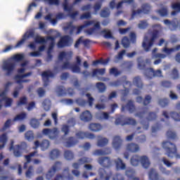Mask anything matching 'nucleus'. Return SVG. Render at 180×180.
Segmentation results:
<instances>
[{"label": "nucleus", "mask_w": 180, "mask_h": 180, "mask_svg": "<svg viewBox=\"0 0 180 180\" xmlns=\"http://www.w3.org/2000/svg\"><path fill=\"white\" fill-rule=\"evenodd\" d=\"M126 150L130 153H137V151L140 150V148L139 147V145L131 143L127 146Z\"/></svg>", "instance_id": "23"}, {"label": "nucleus", "mask_w": 180, "mask_h": 180, "mask_svg": "<svg viewBox=\"0 0 180 180\" xmlns=\"http://www.w3.org/2000/svg\"><path fill=\"white\" fill-rule=\"evenodd\" d=\"M109 143V140L103 136H98L97 141V146L98 147H104Z\"/></svg>", "instance_id": "25"}, {"label": "nucleus", "mask_w": 180, "mask_h": 180, "mask_svg": "<svg viewBox=\"0 0 180 180\" xmlns=\"http://www.w3.org/2000/svg\"><path fill=\"white\" fill-rule=\"evenodd\" d=\"M6 91H3L0 94V109L2 108V105L5 103V106L8 107L13 103V99L6 97Z\"/></svg>", "instance_id": "8"}, {"label": "nucleus", "mask_w": 180, "mask_h": 180, "mask_svg": "<svg viewBox=\"0 0 180 180\" xmlns=\"http://www.w3.org/2000/svg\"><path fill=\"white\" fill-rule=\"evenodd\" d=\"M110 15V12L109 11V8L103 9L101 13V16L102 18H108Z\"/></svg>", "instance_id": "52"}, {"label": "nucleus", "mask_w": 180, "mask_h": 180, "mask_svg": "<svg viewBox=\"0 0 180 180\" xmlns=\"http://www.w3.org/2000/svg\"><path fill=\"white\" fill-rule=\"evenodd\" d=\"M99 174L102 180H108L112 175L111 173H107L104 169H99Z\"/></svg>", "instance_id": "24"}, {"label": "nucleus", "mask_w": 180, "mask_h": 180, "mask_svg": "<svg viewBox=\"0 0 180 180\" xmlns=\"http://www.w3.org/2000/svg\"><path fill=\"white\" fill-rule=\"evenodd\" d=\"M72 43V39L69 36H65L61 38V39L58 43V47L61 49L62 47H65V46H70Z\"/></svg>", "instance_id": "13"}, {"label": "nucleus", "mask_w": 180, "mask_h": 180, "mask_svg": "<svg viewBox=\"0 0 180 180\" xmlns=\"http://www.w3.org/2000/svg\"><path fill=\"white\" fill-rule=\"evenodd\" d=\"M46 46H41L39 48V51L30 53V57H40L41 51H44Z\"/></svg>", "instance_id": "33"}, {"label": "nucleus", "mask_w": 180, "mask_h": 180, "mask_svg": "<svg viewBox=\"0 0 180 180\" xmlns=\"http://www.w3.org/2000/svg\"><path fill=\"white\" fill-rule=\"evenodd\" d=\"M6 141H8V137L6 136V134H3L0 136V143H1L3 145L0 146V150L1 148H4L5 147V145L6 144Z\"/></svg>", "instance_id": "43"}, {"label": "nucleus", "mask_w": 180, "mask_h": 180, "mask_svg": "<svg viewBox=\"0 0 180 180\" xmlns=\"http://www.w3.org/2000/svg\"><path fill=\"white\" fill-rule=\"evenodd\" d=\"M134 84H135V85H137L138 88H140L142 86L141 79H140V77H135L134 79Z\"/></svg>", "instance_id": "60"}, {"label": "nucleus", "mask_w": 180, "mask_h": 180, "mask_svg": "<svg viewBox=\"0 0 180 180\" xmlns=\"http://www.w3.org/2000/svg\"><path fill=\"white\" fill-rule=\"evenodd\" d=\"M165 48L162 49L163 53H166V56H169V54H172L174 51H178L180 50V45L177 46L175 49H169L168 48V42H165Z\"/></svg>", "instance_id": "17"}, {"label": "nucleus", "mask_w": 180, "mask_h": 180, "mask_svg": "<svg viewBox=\"0 0 180 180\" xmlns=\"http://www.w3.org/2000/svg\"><path fill=\"white\" fill-rule=\"evenodd\" d=\"M25 137L28 141H32L34 139V134H33V131H28L25 133Z\"/></svg>", "instance_id": "42"}, {"label": "nucleus", "mask_w": 180, "mask_h": 180, "mask_svg": "<svg viewBox=\"0 0 180 180\" xmlns=\"http://www.w3.org/2000/svg\"><path fill=\"white\" fill-rule=\"evenodd\" d=\"M27 61H25L21 64V68L18 69V75H16L14 77L16 84H18L19 86L14 89V91L13 92V98H18L19 96V92L20 91V89L23 88L22 84H23V82H27L29 81L27 79H25V78H29V77L32 75V72L24 74L25 71H26L27 70Z\"/></svg>", "instance_id": "1"}, {"label": "nucleus", "mask_w": 180, "mask_h": 180, "mask_svg": "<svg viewBox=\"0 0 180 180\" xmlns=\"http://www.w3.org/2000/svg\"><path fill=\"white\" fill-rule=\"evenodd\" d=\"M40 147L42 151H46V150L50 147V142H49L47 140H44L41 143Z\"/></svg>", "instance_id": "41"}, {"label": "nucleus", "mask_w": 180, "mask_h": 180, "mask_svg": "<svg viewBox=\"0 0 180 180\" xmlns=\"http://www.w3.org/2000/svg\"><path fill=\"white\" fill-rule=\"evenodd\" d=\"M105 68L103 69H96L93 70L92 77H98V75H104L105 72Z\"/></svg>", "instance_id": "38"}, {"label": "nucleus", "mask_w": 180, "mask_h": 180, "mask_svg": "<svg viewBox=\"0 0 180 180\" xmlns=\"http://www.w3.org/2000/svg\"><path fill=\"white\" fill-rule=\"evenodd\" d=\"M46 41H50L51 45L49 48L48 50V53L49 54V53L51 51V50H53V47H54V44H55V41H56V37H48L46 39Z\"/></svg>", "instance_id": "35"}, {"label": "nucleus", "mask_w": 180, "mask_h": 180, "mask_svg": "<svg viewBox=\"0 0 180 180\" xmlns=\"http://www.w3.org/2000/svg\"><path fill=\"white\" fill-rule=\"evenodd\" d=\"M36 154H37V152L34 151V153H32L30 155L25 156V160L27 162L24 164L25 169L27 168V165L30 162L32 157H34Z\"/></svg>", "instance_id": "36"}, {"label": "nucleus", "mask_w": 180, "mask_h": 180, "mask_svg": "<svg viewBox=\"0 0 180 180\" xmlns=\"http://www.w3.org/2000/svg\"><path fill=\"white\" fill-rule=\"evenodd\" d=\"M150 11H151V6L148 4H143L141 7V10H138L137 11L132 10V16L140 15V13H148Z\"/></svg>", "instance_id": "14"}, {"label": "nucleus", "mask_w": 180, "mask_h": 180, "mask_svg": "<svg viewBox=\"0 0 180 180\" xmlns=\"http://www.w3.org/2000/svg\"><path fill=\"white\" fill-rule=\"evenodd\" d=\"M53 77H54V75L50 70L44 72L42 73V79L44 81V85L45 86H47V85L49 84V79H50V78H53Z\"/></svg>", "instance_id": "15"}, {"label": "nucleus", "mask_w": 180, "mask_h": 180, "mask_svg": "<svg viewBox=\"0 0 180 180\" xmlns=\"http://www.w3.org/2000/svg\"><path fill=\"white\" fill-rule=\"evenodd\" d=\"M51 158L54 159L57 158L60 155V151L58 150H53L51 152Z\"/></svg>", "instance_id": "55"}, {"label": "nucleus", "mask_w": 180, "mask_h": 180, "mask_svg": "<svg viewBox=\"0 0 180 180\" xmlns=\"http://www.w3.org/2000/svg\"><path fill=\"white\" fill-rule=\"evenodd\" d=\"M146 77H148V78H153V77H161V70L154 72L151 68L148 69L146 70Z\"/></svg>", "instance_id": "20"}, {"label": "nucleus", "mask_w": 180, "mask_h": 180, "mask_svg": "<svg viewBox=\"0 0 180 180\" xmlns=\"http://www.w3.org/2000/svg\"><path fill=\"white\" fill-rule=\"evenodd\" d=\"M148 175H149V179L150 180L158 179V174H157V172H155V170L153 169H150Z\"/></svg>", "instance_id": "39"}, {"label": "nucleus", "mask_w": 180, "mask_h": 180, "mask_svg": "<svg viewBox=\"0 0 180 180\" xmlns=\"http://www.w3.org/2000/svg\"><path fill=\"white\" fill-rule=\"evenodd\" d=\"M34 36V31L33 30H30L29 31H27L25 34L23 35L22 39L18 42V44L15 45V49H19V47H21L22 44L25 43V40H28V39H30V37H33Z\"/></svg>", "instance_id": "9"}, {"label": "nucleus", "mask_w": 180, "mask_h": 180, "mask_svg": "<svg viewBox=\"0 0 180 180\" xmlns=\"http://www.w3.org/2000/svg\"><path fill=\"white\" fill-rule=\"evenodd\" d=\"M25 58L24 54H16L12 56L11 58L4 60L1 65V70L6 74V75H11L15 70V63H18L19 61H22Z\"/></svg>", "instance_id": "4"}, {"label": "nucleus", "mask_w": 180, "mask_h": 180, "mask_svg": "<svg viewBox=\"0 0 180 180\" xmlns=\"http://www.w3.org/2000/svg\"><path fill=\"white\" fill-rule=\"evenodd\" d=\"M96 117L99 120H107L109 119V114L106 112H100L96 114Z\"/></svg>", "instance_id": "40"}, {"label": "nucleus", "mask_w": 180, "mask_h": 180, "mask_svg": "<svg viewBox=\"0 0 180 180\" xmlns=\"http://www.w3.org/2000/svg\"><path fill=\"white\" fill-rule=\"evenodd\" d=\"M162 148L165 149L166 154L169 157H174L176 155V147L175 145L169 142H163Z\"/></svg>", "instance_id": "6"}, {"label": "nucleus", "mask_w": 180, "mask_h": 180, "mask_svg": "<svg viewBox=\"0 0 180 180\" xmlns=\"http://www.w3.org/2000/svg\"><path fill=\"white\" fill-rule=\"evenodd\" d=\"M86 96L87 98H88V103H89V105L90 107H92L93 105H94V98H92V96H91V94H87L86 95Z\"/></svg>", "instance_id": "59"}, {"label": "nucleus", "mask_w": 180, "mask_h": 180, "mask_svg": "<svg viewBox=\"0 0 180 180\" xmlns=\"http://www.w3.org/2000/svg\"><path fill=\"white\" fill-rule=\"evenodd\" d=\"M148 26V23H147V21H140L138 24L139 29H146Z\"/></svg>", "instance_id": "54"}, {"label": "nucleus", "mask_w": 180, "mask_h": 180, "mask_svg": "<svg viewBox=\"0 0 180 180\" xmlns=\"http://www.w3.org/2000/svg\"><path fill=\"white\" fill-rule=\"evenodd\" d=\"M172 8L173 9V11L172 12V16H175L176 13H179L180 12V4L178 2L173 3L172 4Z\"/></svg>", "instance_id": "32"}, {"label": "nucleus", "mask_w": 180, "mask_h": 180, "mask_svg": "<svg viewBox=\"0 0 180 180\" xmlns=\"http://www.w3.org/2000/svg\"><path fill=\"white\" fill-rule=\"evenodd\" d=\"M113 180H124V177L122 174H115L113 176Z\"/></svg>", "instance_id": "64"}, {"label": "nucleus", "mask_w": 180, "mask_h": 180, "mask_svg": "<svg viewBox=\"0 0 180 180\" xmlns=\"http://www.w3.org/2000/svg\"><path fill=\"white\" fill-rule=\"evenodd\" d=\"M30 126L33 127V129H37L40 126V122L37 119H32L30 121Z\"/></svg>", "instance_id": "47"}, {"label": "nucleus", "mask_w": 180, "mask_h": 180, "mask_svg": "<svg viewBox=\"0 0 180 180\" xmlns=\"http://www.w3.org/2000/svg\"><path fill=\"white\" fill-rule=\"evenodd\" d=\"M89 130L91 131H99L102 130V125L96 123H91L89 126Z\"/></svg>", "instance_id": "31"}, {"label": "nucleus", "mask_w": 180, "mask_h": 180, "mask_svg": "<svg viewBox=\"0 0 180 180\" xmlns=\"http://www.w3.org/2000/svg\"><path fill=\"white\" fill-rule=\"evenodd\" d=\"M80 119L83 122H89L92 120V114H91L89 110H86L80 115Z\"/></svg>", "instance_id": "19"}, {"label": "nucleus", "mask_w": 180, "mask_h": 180, "mask_svg": "<svg viewBox=\"0 0 180 180\" xmlns=\"http://www.w3.org/2000/svg\"><path fill=\"white\" fill-rule=\"evenodd\" d=\"M59 60L62 61H66L64 63L63 65L62 66V68L63 70H68L70 69L73 72H80L81 69L79 68V66L75 65H72L68 62L70 58H71V53L70 52H61L59 54L58 56Z\"/></svg>", "instance_id": "5"}, {"label": "nucleus", "mask_w": 180, "mask_h": 180, "mask_svg": "<svg viewBox=\"0 0 180 180\" xmlns=\"http://www.w3.org/2000/svg\"><path fill=\"white\" fill-rule=\"evenodd\" d=\"M76 136L77 139H95L94 134L85 132H78Z\"/></svg>", "instance_id": "22"}, {"label": "nucleus", "mask_w": 180, "mask_h": 180, "mask_svg": "<svg viewBox=\"0 0 180 180\" xmlns=\"http://www.w3.org/2000/svg\"><path fill=\"white\" fill-rule=\"evenodd\" d=\"M115 167L117 169L124 170L126 169V164L123 162V160L120 158H117L115 160Z\"/></svg>", "instance_id": "26"}, {"label": "nucleus", "mask_w": 180, "mask_h": 180, "mask_svg": "<svg viewBox=\"0 0 180 180\" xmlns=\"http://www.w3.org/2000/svg\"><path fill=\"white\" fill-rule=\"evenodd\" d=\"M153 32H148L145 35L142 44L143 48L146 51H150L153 44H154V40L157 37H160V32L162 30V28L160 25H155L153 27Z\"/></svg>", "instance_id": "3"}, {"label": "nucleus", "mask_w": 180, "mask_h": 180, "mask_svg": "<svg viewBox=\"0 0 180 180\" xmlns=\"http://www.w3.org/2000/svg\"><path fill=\"white\" fill-rule=\"evenodd\" d=\"M84 42V44H87V43H89V39H85L84 40V38L82 37H80L76 42L75 47H78V46H79V44H81V43Z\"/></svg>", "instance_id": "48"}, {"label": "nucleus", "mask_w": 180, "mask_h": 180, "mask_svg": "<svg viewBox=\"0 0 180 180\" xmlns=\"http://www.w3.org/2000/svg\"><path fill=\"white\" fill-rule=\"evenodd\" d=\"M27 147V145H26V143L23 142L21 143V146H15L13 147V141L11 143V146L9 148L10 151H13L15 157H20L22 155V153H20V151H22V150H26V148Z\"/></svg>", "instance_id": "7"}, {"label": "nucleus", "mask_w": 180, "mask_h": 180, "mask_svg": "<svg viewBox=\"0 0 180 180\" xmlns=\"http://www.w3.org/2000/svg\"><path fill=\"white\" fill-rule=\"evenodd\" d=\"M27 178H30L32 175H33V167L30 166L25 173Z\"/></svg>", "instance_id": "62"}, {"label": "nucleus", "mask_w": 180, "mask_h": 180, "mask_svg": "<svg viewBox=\"0 0 180 180\" xmlns=\"http://www.w3.org/2000/svg\"><path fill=\"white\" fill-rule=\"evenodd\" d=\"M91 161H92V160H91L90 158H82L80 160H79V161L77 162L74 163L72 165V167L75 168V169H78V168H79V167H81V165H82L84 164H88V163L91 162Z\"/></svg>", "instance_id": "16"}, {"label": "nucleus", "mask_w": 180, "mask_h": 180, "mask_svg": "<svg viewBox=\"0 0 180 180\" xmlns=\"http://www.w3.org/2000/svg\"><path fill=\"white\" fill-rule=\"evenodd\" d=\"M45 20H49L53 26L57 25V20L53 19V14H49L45 17Z\"/></svg>", "instance_id": "44"}, {"label": "nucleus", "mask_w": 180, "mask_h": 180, "mask_svg": "<svg viewBox=\"0 0 180 180\" xmlns=\"http://www.w3.org/2000/svg\"><path fill=\"white\" fill-rule=\"evenodd\" d=\"M122 43L125 49L129 47V46L130 45V41H129V38L127 37H124L122 39Z\"/></svg>", "instance_id": "57"}, {"label": "nucleus", "mask_w": 180, "mask_h": 180, "mask_svg": "<svg viewBox=\"0 0 180 180\" xmlns=\"http://www.w3.org/2000/svg\"><path fill=\"white\" fill-rule=\"evenodd\" d=\"M101 34H103L105 39H110L112 37V32L108 30H104L101 31Z\"/></svg>", "instance_id": "49"}, {"label": "nucleus", "mask_w": 180, "mask_h": 180, "mask_svg": "<svg viewBox=\"0 0 180 180\" xmlns=\"http://www.w3.org/2000/svg\"><path fill=\"white\" fill-rule=\"evenodd\" d=\"M42 106L44 110H50V101L49 100H45L42 103Z\"/></svg>", "instance_id": "53"}, {"label": "nucleus", "mask_w": 180, "mask_h": 180, "mask_svg": "<svg viewBox=\"0 0 180 180\" xmlns=\"http://www.w3.org/2000/svg\"><path fill=\"white\" fill-rule=\"evenodd\" d=\"M135 172L133 169H128L125 172L126 176L128 180H139V178L134 176Z\"/></svg>", "instance_id": "30"}, {"label": "nucleus", "mask_w": 180, "mask_h": 180, "mask_svg": "<svg viewBox=\"0 0 180 180\" xmlns=\"http://www.w3.org/2000/svg\"><path fill=\"white\" fill-rule=\"evenodd\" d=\"M170 115L172 116V119H174L176 121L180 120L179 117L180 115L176 113V112H172L170 114Z\"/></svg>", "instance_id": "63"}, {"label": "nucleus", "mask_w": 180, "mask_h": 180, "mask_svg": "<svg viewBox=\"0 0 180 180\" xmlns=\"http://www.w3.org/2000/svg\"><path fill=\"white\" fill-rule=\"evenodd\" d=\"M57 94L58 96H64V95H66L65 89L64 87H60L57 90Z\"/></svg>", "instance_id": "58"}, {"label": "nucleus", "mask_w": 180, "mask_h": 180, "mask_svg": "<svg viewBox=\"0 0 180 180\" xmlns=\"http://www.w3.org/2000/svg\"><path fill=\"white\" fill-rule=\"evenodd\" d=\"M65 158L66 160H72L74 158V155L72 154V152L70 150H66L65 152Z\"/></svg>", "instance_id": "51"}, {"label": "nucleus", "mask_w": 180, "mask_h": 180, "mask_svg": "<svg viewBox=\"0 0 180 180\" xmlns=\"http://www.w3.org/2000/svg\"><path fill=\"white\" fill-rule=\"evenodd\" d=\"M27 103V98L22 96L20 98L19 101L17 102V106H23Z\"/></svg>", "instance_id": "46"}, {"label": "nucleus", "mask_w": 180, "mask_h": 180, "mask_svg": "<svg viewBox=\"0 0 180 180\" xmlns=\"http://www.w3.org/2000/svg\"><path fill=\"white\" fill-rule=\"evenodd\" d=\"M110 149L106 148L104 150H96L93 154L94 155H107L108 154H110Z\"/></svg>", "instance_id": "29"}, {"label": "nucleus", "mask_w": 180, "mask_h": 180, "mask_svg": "<svg viewBox=\"0 0 180 180\" xmlns=\"http://www.w3.org/2000/svg\"><path fill=\"white\" fill-rule=\"evenodd\" d=\"M98 163L103 167H109L110 165V160L108 158H101L98 160Z\"/></svg>", "instance_id": "34"}, {"label": "nucleus", "mask_w": 180, "mask_h": 180, "mask_svg": "<svg viewBox=\"0 0 180 180\" xmlns=\"http://www.w3.org/2000/svg\"><path fill=\"white\" fill-rule=\"evenodd\" d=\"M110 75H114L115 77H117V75H119L120 72L117 71V69L112 68L110 70Z\"/></svg>", "instance_id": "61"}, {"label": "nucleus", "mask_w": 180, "mask_h": 180, "mask_svg": "<svg viewBox=\"0 0 180 180\" xmlns=\"http://www.w3.org/2000/svg\"><path fill=\"white\" fill-rule=\"evenodd\" d=\"M122 146V139L120 136H115L112 141V147L115 150H119Z\"/></svg>", "instance_id": "21"}, {"label": "nucleus", "mask_w": 180, "mask_h": 180, "mask_svg": "<svg viewBox=\"0 0 180 180\" xmlns=\"http://www.w3.org/2000/svg\"><path fill=\"white\" fill-rule=\"evenodd\" d=\"M129 110V112H133V109H134V105H133V102L129 101L127 106H122V110Z\"/></svg>", "instance_id": "45"}, {"label": "nucleus", "mask_w": 180, "mask_h": 180, "mask_svg": "<svg viewBox=\"0 0 180 180\" xmlns=\"http://www.w3.org/2000/svg\"><path fill=\"white\" fill-rule=\"evenodd\" d=\"M96 87L98 88L99 92H103L106 89V86L103 83H97Z\"/></svg>", "instance_id": "56"}, {"label": "nucleus", "mask_w": 180, "mask_h": 180, "mask_svg": "<svg viewBox=\"0 0 180 180\" xmlns=\"http://www.w3.org/2000/svg\"><path fill=\"white\" fill-rule=\"evenodd\" d=\"M139 160L143 168L147 169L150 167L151 162H150V159H148V157L146 155H142L140 156Z\"/></svg>", "instance_id": "18"}, {"label": "nucleus", "mask_w": 180, "mask_h": 180, "mask_svg": "<svg viewBox=\"0 0 180 180\" xmlns=\"http://www.w3.org/2000/svg\"><path fill=\"white\" fill-rule=\"evenodd\" d=\"M34 42H31L28 47L32 50H34L36 49L37 43H39V44H43V43H46V39L44 37H41L40 35H36L34 37Z\"/></svg>", "instance_id": "12"}, {"label": "nucleus", "mask_w": 180, "mask_h": 180, "mask_svg": "<svg viewBox=\"0 0 180 180\" xmlns=\"http://www.w3.org/2000/svg\"><path fill=\"white\" fill-rule=\"evenodd\" d=\"M58 167H60V163L57 162L56 165L53 167L52 169L49 170V172L46 174L47 179H50L54 174H56V171L58 169Z\"/></svg>", "instance_id": "27"}, {"label": "nucleus", "mask_w": 180, "mask_h": 180, "mask_svg": "<svg viewBox=\"0 0 180 180\" xmlns=\"http://www.w3.org/2000/svg\"><path fill=\"white\" fill-rule=\"evenodd\" d=\"M27 117V114L26 112H21L17 115L13 119V122H18L19 120H25Z\"/></svg>", "instance_id": "37"}, {"label": "nucleus", "mask_w": 180, "mask_h": 180, "mask_svg": "<svg viewBox=\"0 0 180 180\" xmlns=\"http://www.w3.org/2000/svg\"><path fill=\"white\" fill-rule=\"evenodd\" d=\"M59 133L60 131L57 128H54L53 129H45L43 130V134L48 136L51 140H54L58 136Z\"/></svg>", "instance_id": "10"}, {"label": "nucleus", "mask_w": 180, "mask_h": 180, "mask_svg": "<svg viewBox=\"0 0 180 180\" xmlns=\"http://www.w3.org/2000/svg\"><path fill=\"white\" fill-rule=\"evenodd\" d=\"M130 164L133 167H137L140 164V156L137 155H133L130 159Z\"/></svg>", "instance_id": "28"}, {"label": "nucleus", "mask_w": 180, "mask_h": 180, "mask_svg": "<svg viewBox=\"0 0 180 180\" xmlns=\"http://www.w3.org/2000/svg\"><path fill=\"white\" fill-rule=\"evenodd\" d=\"M63 8H64V11L65 12H68V15H69L72 19H75L76 16H77L78 15V11H75L74 13L71 12L72 11V7L68 6V0L64 1Z\"/></svg>", "instance_id": "11"}, {"label": "nucleus", "mask_w": 180, "mask_h": 180, "mask_svg": "<svg viewBox=\"0 0 180 180\" xmlns=\"http://www.w3.org/2000/svg\"><path fill=\"white\" fill-rule=\"evenodd\" d=\"M91 25H94V29H90L86 31L87 34H95V33H99L98 30H99V28L101 27V24L99 22L96 20H91V21H87L84 22V25L78 27L77 28L72 26V24L68 23L65 26H64V30H70V33H72L73 30H75V29H77V34H79L81 30L82 29H84V27H88V26H91Z\"/></svg>", "instance_id": "2"}, {"label": "nucleus", "mask_w": 180, "mask_h": 180, "mask_svg": "<svg viewBox=\"0 0 180 180\" xmlns=\"http://www.w3.org/2000/svg\"><path fill=\"white\" fill-rule=\"evenodd\" d=\"M158 13H159L160 16H167V15H168V10L167 7H163L162 9L158 11Z\"/></svg>", "instance_id": "50"}]
</instances>
